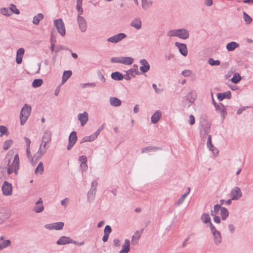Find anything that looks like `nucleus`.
Here are the masks:
<instances>
[{
	"label": "nucleus",
	"instance_id": "nucleus-1",
	"mask_svg": "<svg viewBox=\"0 0 253 253\" xmlns=\"http://www.w3.org/2000/svg\"><path fill=\"white\" fill-rule=\"evenodd\" d=\"M49 146L50 143L41 141L39 149L34 155V158L36 161H38L46 153Z\"/></svg>",
	"mask_w": 253,
	"mask_h": 253
},
{
	"label": "nucleus",
	"instance_id": "nucleus-2",
	"mask_svg": "<svg viewBox=\"0 0 253 253\" xmlns=\"http://www.w3.org/2000/svg\"><path fill=\"white\" fill-rule=\"evenodd\" d=\"M19 158L18 155L17 154L14 156V159L11 164H10V160H8L7 173L10 174L13 172L17 174V170L19 169Z\"/></svg>",
	"mask_w": 253,
	"mask_h": 253
},
{
	"label": "nucleus",
	"instance_id": "nucleus-3",
	"mask_svg": "<svg viewBox=\"0 0 253 253\" xmlns=\"http://www.w3.org/2000/svg\"><path fill=\"white\" fill-rule=\"evenodd\" d=\"M31 111V106H28L26 104L22 107L20 114V124L21 125L25 124L30 114Z\"/></svg>",
	"mask_w": 253,
	"mask_h": 253
},
{
	"label": "nucleus",
	"instance_id": "nucleus-4",
	"mask_svg": "<svg viewBox=\"0 0 253 253\" xmlns=\"http://www.w3.org/2000/svg\"><path fill=\"white\" fill-rule=\"evenodd\" d=\"M201 134L202 135L203 139L204 138L205 135H208V139H207V147L209 148V149L212 152L214 157L217 156V155L218 154V150L212 144L211 135L210 134H208V132H207V130H204V133H203V130H202L201 131Z\"/></svg>",
	"mask_w": 253,
	"mask_h": 253
},
{
	"label": "nucleus",
	"instance_id": "nucleus-5",
	"mask_svg": "<svg viewBox=\"0 0 253 253\" xmlns=\"http://www.w3.org/2000/svg\"><path fill=\"white\" fill-rule=\"evenodd\" d=\"M56 244L58 245H64L68 244H74L79 246H82L84 244V242L79 243L72 240L69 237L63 236L61 237L57 241Z\"/></svg>",
	"mask_w": 253,
	"mask_h": 253
},
{
	"label": "nucleus",
	"instance_id": "nucleus-6",
	"mask_svg": "<svg viewBox=\"0 0 253 253\" xmlns=\"http://www.w3.org/2000/svg\"><path fill=\"white\" fill-rule=\"evenodd\" d=\"M210 229L213 235L214 243L216 246L219 245L222 242V237L220 232L216 229L214 225H211Z\"/></svg>",
	"mask_w": 253,
	"mask_h": 253
},
{
	"label": "nucleus",
	"instance_id": "nucleus-7",
	"mask_svg": "<svg viewBox=\"0 0 253 253\" xmlns=\"http://www.w3.org/2000/svg\"><path fill=\"white\" fill-rule=\"evenodd\" d=\"M54 24L56 27L58 32L62 36H64L65 35V27L64 24L62 19L55 20Z\"/></svg>",
	"mask_w": 253,
	"mask_h": 253
},
{
	"label": "nucleus",
	"instance_id": "nucleus-8",
	"mask_svg": "<svg viewBox=\"0 0 253 253\" xmlns=\"http://www.w3.org/2000/svg\"><path fill=\"white\" fill-rule=\"evenodd\" d=\"M64 223L63 222H54L52 223L46 224L44 225V228L46 229L52 230H60L64 227Z\"/></svg>",
	"mask_w": 253,
	"mask_h": 253
},
{
	"label": "nucleus",
	"instance_id": "nucleus-9",
	"mask_svg": "<svg viewBox=\"0 0 253 253\" xmlns=\"http://www.w3.org/2000/svg\"><path fill=\"white\" fill-rule=\"evenodd\" d=\"M1 189L3 194L5 196H10L12 193V186L6 181L3 182Z\"/></svg>",
	"mask_w": 253,
	"mask_h": 253
},
{
	"label": "nucleus",
	"instance_id": "nucleus-10",
	"mask_svg": "<svg viewBox=\"0 0 253 253\" xmlns=\"http://www.w3.org/2000/svg\"><path fill=\"white\" fill-rule=\"evenodd\" d=\"M230 197L232 200L236 201L242 196V193L239 187H235L230 192Z\"/></svg>",
	"mask_w": 253,
	"mask_h": 253
},
{
	"label": "nucleus",
	"instance_id": "nucleus-11",
	"mask_svg": "<svg viewBox=\"0 0 253 253\" xmlns=\"http://www.w3.org/2000/svg\"><path fill=\"white\" fill-rule=\"evenodd\" d=\"M44 209L43 201L41 198L35 203V205L32 209V211L35 213H41L43 211Z\"/></svg>",
	"mask_w": 253,
	"mask_h": 253
},
{
	"label": "nucleus",
	"instance_id": "nucleus-12",
	"mask_svg": "<svg viewBox=\"0 0 253 253\" xmlns=\"http://www.w3.org/2000/svg\"><path fill=\"white\" fill-rule=\"evenodd\" d=\"M126 37V35L125 34L121 33L110 37L107 39V41L112 43H117Z\"/></svg>",
	"mask_w": 253,
	"mask_h": 253
},
{
	"label": "nucleus",
	"instance_id": "nucleus-13",
	"mask_svg": "<svg viewBox=\"0 0 253 253\" xmlns=\"http://www.w3.org/2000/svg\"><path fill=\"white\" fill-rule=\"evenodd\" d=\"M77 141V136L76 131H72L69 137V143L67 146V150H70Z\"/></svg>",
	"mask_w": 253,
	"mask_h": 253
},
{
	"label": "nucleus",
	"instance_id": "nucleus-14",
	"mask_svg": "<svg viewBox=\"0 0 253 253\" xmlns=\"http://www.w3.org/2000/svg\"><path fill=\"white\" fill-rule=\"evenodd\" d=\"M77 21L80 31L82 33L85 32L87 29V23L85 18L83 16H78Z\"/></svg>",
	"mask_w": 253,
	"mask_h": 253
},
{
	"label": "nucleus",
	"instance_id": "nucleus-15",
	"mask_svg": "<svg viewBox=\"0 0 253 253\" xmlns=\"http://www.w3.org/2000/svg\"><path fill=\"white\" fill-rule=\"evenodd\" d=\"M78 119L81 123L82 126H84L88 120V113L84 111L83 113L79 114L78 115Z\"/></svg>",
	"mask_w": 253,
	"mask_h": 253
},
{
	"label": "nucleus",
	"instance_id": "nucleus-16",
	"mask_svg": "<svg viewBox=\"0 0 253 253\" xmlns=\"http://www.w3.org/2000/svg\"><path fill=\"white\" fill-rule=\"evenodd\" d=\"M139 63L141 65L140 67V70L142 73H146L150 70V65L145 59L140 60Z\"/></svg>",
	"mask_w": 253,
	"mask_h": 253
},
{
	"label": "nucleus",
	"instance_id": "nucleus-17",
	"mask_svg": "<svg viewBox=\"0 0 253 253\" xmlns=\"http://www.w3.org/2000/svg\"><path fill=\"white\" fill-rule=\"evenodd\" d=\"M175 45L178 48L179 51L182 55L185 56L187 55L188 50L185 44L176 42Z\"/></svg>",
	"mask_w": 253,
	"mask_h": 253
},
{
	"label": "nucleus",
	"instance_id": "nucleus-18",
	"mask_svg": "<svg viewBox=\"0 0 253 253\" xmlns=\"http://www.w3.org/2000/svg\"><path fill=\"white\" fill-rule=\"evenodd\" d=\"M177 37L183 40L187 39L189 37V32L186 29H178Z\"/></svg>",
	"mask_w": 253,
	"mask_h": 253
},
{
	"label": "nucleus",
	"instance_id": "nucleus-19",
	"mask_svg": "<svg viewBox=\"0 0 253 253\" xmlns=\"http://www.w3.org/2000/svg\"><path fill=\"white\" fill-rule=\"evenodd\" d=\"M99 135V131H96L94 133L90 136L84 137L81 140V143H84L85 142H91L95 140Z\"/></svg>",
	"mask_w": 253,
	"mask_h": 253
},
{
	"label": "nucleus",
	"instance_id": "nucleus-20",
	"mask_svg": "<svg viewBox=\"0 0 253 253\" xmlns=\"http://www.w3.org/2000/svg\"><path fill=\"white\" fill-rule=\"evenodd\" d=\"M51 136L52 133L50 130H45L43 133L41 141L50 143L51 140Z\"/></svg>",
	"mask_w": 253,
	"mask_h": 253
},
{
	"label": "nucleus",
	"instance_id": "nucleus-21",
	"mask_svg": "<svg viewBox=\"0 0 253 253\" xmlns=\"http://www.w3.org/2000/svg\"><path fill=\"white\" fill-rule=\"evenodd\" d=\"M201 220L204 223L208 224L210 229L211 228V225H213L211 222V218L208 213H203L201 215Z\"/></svg>",
	"mask_w": 253,
	"mask_h": 253
},
{
	"label": "nucleus",
	"instance_id": "nucleus-22",
	"mask_svg": "<svg viewBox=\"0 0 253 253\" xmlns=\"http://www.w3.org/2000/svg\"><path fill=\"white\" fill-rule=\"evenodd\" d=\"M25 50L23 48H19L16 52V62L19 64L22 63L23 55Z\"/></svg>",
	"mask_w": 253,
	"mask_h": 253
},
{
	"label": "nucleus",
	"instance_id": "nucleus-23",
	"mask_svg": "<svg viewBox=\"0 0 253 253\" xmlns=\"http://www.w3.org/2000/svg\"><path fill=\"white\" fill-rule=\"evenodd\" d=\"M130 26L136 30H139L142 27V22L140 18L134 19L130 24Z\"/></svg>",
	"mask_w": 253,
	"mask_h": 253
},
{
	"label": "nucleus",
	"instance_id": "nucleus-24",
	"mask_svg": "<svg viewBox=\"0 0 253 253\" xmlns=\"http://www.w3.org/2000/svg\"><path fill=\"white\" fill-rule=\"evenodd\" d=\"M217 97L219 101H222L224 98L230 99L231 98V91H228L223 93H218Z\"/></svg>",
	"mask_w": 253,
	"mask_h": 253
},
{
	"label": "nucleus",
	"instance_id": "nucleus-25",
	"mask_svg": "<svg viewBox=\"0 0 253 253\" xmlns=\"http://www.w3.org/2000/svg\"><path fill=\"white\" fill-rule=\"evenodd\" d=\"M130 250V242L128 239L125 240V243L122 246V249L119 253H128Z\"/></svg>",
	"mask_w": 253,
	"mask_h": 253
},
{
	"label": "nucleus",
	"instance_id": "nucleus-26",
	"mask_svg": "<svg viewBox=\"0 0 253 253\" xmlns=\"http://www.w3.org/2000/svg\"><path fill=\"white\" fill-rule=\"evenodd\" d=\"M215 109L217 111H218L221 115L223 118H225V116L226 115L227 112L225 107L221 103H218V105H215Z\"/></svg>",
	"mask_w": 253,
	"mask_h": 253
},
{
	"label": "nucleus",
	"instance_id": "nucleus-27",
	"mask_svg": "<svg viewBox=\"0 0 253 253\" xmlns=\"http://www.w3.org/2000/svg\"><path fill=\"white\" fill-rule=\"evenodd\" d=\"M133 58L131 57L121 56V63L126 65H129L133 63Z\"/></svg>",
	"mask_w": 253,
	"mask_h": 253
},
{
	"label": "nucleus",
	"instance_id": "nucleus-28",
	"mask_svg": "<svg viewBox=\"0 0 253 253\" xmlns=\"http://www.w3.org/2000/svg\"><path fill=\"white\" fill-rule=\"evenodd\" d=\"M162 116V113L160 110L156 111L151 117V122L153 124L157 123Z\"/></svg>",
	"mask_w": 253,
	"mask_h": 253
},
{
	"label": "nucleus",
	"instance_id": "nucleus-29",
	"mask_svg": "<svg viewBox=\"0 0 253 253\" xmlns=\"http://www.w3.org/2000/svg\"><path fill=\"white\" fill-rule=\"evenodd\" d=\"M110 104L112 106L118 107L121 105V101L119 99L115 97H111L109 99Z\"/></svg>",
	"mask_w": 253,
	"mask_h": 253
},
{
	"label": "nucleus",
	"instance_id": "nucleus-30",
	"mask_svg": "<svg viewBox=\"0 0 253 253\" xmlns=\"http://www.w3.org/2000/svg\"><path fill=\"white\" fill-rule=\"evenodd\" d=\"M141 232L140 231H137L135 232L134 235L132 237V239L131 241L132 245H136L137 244L138 240L141 236Z\"/></svg>",
	"mask_w": 253,
	"mask_h": 253
},
{
	"label": "nucleus",
	"instance_id": "nucleus-31",
	"mask_svg": "<svg viewBox=\"0 0 253 253\" xmlns=\"http://www.w3.org/2000/svg\"><path fill=\"white\" fill-rule=\"evenodd\" d=\"M158 150H161L160 147H156L154 146H148L142 149V153H149L151 152H155Z\"/></svg>",
	"mask_w": 253,
	"mask_h": 253
},
{
	"label": "nucleus",
	"instance_id": "nucleus-32",
	"mask_svg": "<svg viewBox=\"0 0 253 253\" xmlns=\"http://www.w3.org/2000/svg\"><path fill=\"white\" fill-rule=\"evenodd\" d=\"M72 72L71 70L65 71L63 74L61 84H63L68 80V79L72 76Z\"/></svg>",
	"mask_w": 253,
	"mask_h": 253
},
{
	"label": "nucleus",
	"instance_id": "nucleus-33",
	"mask_svg": "<svg viewBox=\"0 0 253 253\" xmlns=\"http://www.w3.org/2000/svg\"><path fill=\"white\" fill-rule=\"evenodd\" d=\"M239 46V44L235 42H229L226 45V49L229 51H232Z\"/></svg>",
	"mask_w": 253,
	"mask_h": 253
},
{
	"label": "nucleus",
	"instance_id": "nucleus-34",
	"mask_svg": "<svg viewBox=\"0 0 253 253\" xmlns=\"http://www.w3.org/2000/svg\"><path fill=\"white\" fill-rule=\"evenodd\" d=\"M197 97V93L195 91H190L186 96L187 100L189 102L192 103L194 102Z\"/></svg>",
	"mask_w": 253,
	"mask_h": 253
},
{
	"label": "nucleus",
	"instance_id": "nucleus-35",
	"mask_svg": "<svg viewBox=\"0 0 253 253\" xmlns=\"http://www.w3.org/2000/svg\"><path fill=\"white\" fill-rule=\"evenodd\" d=\"M43 165L42 162H41L39 163L38 166L37 167L35 170V173L36 175H42L43 173Z\"/></svg>",
	"mask_w": 253,
	"mask_h": 253
},
{
	"label": "nucleus",
	"instance_id": "nucleus-36",
	"mask_svg": "<svg viewBox=\"0 0 253 253\" xmlns=\"http://www.w3.org/2000/svg\"><path fill=\"white\" fill-rule=\"evenodd\" d=\"M111 78L115 81H121L124 78V76L119 72H115L111 74Z\"/></svg>",
	"mask_w": 253,
	"mask_h": 253
},
{
	"label": "nucleus",
	"instance_id": "nucleus-37",
	"mask_svg": "<svg viewBox=\"0 0 253 253\" xmlns=\"http://www.w3.org/2000/svg\"><path fill=\"white\" fill-rule=\"evenodd\" d=\"M220 214L222 220H225L229 215V211L226 208L222 207Z\"/></svg>",
	"mask_w": 253,
	"mask_h": 253
},
{
	"label": "nucleus",
	"instance_id": "nucleus-38",
	"mask_svg": "<svg viewBox=\"0 0 253 253\" xmlns=\"http://www.w3.org/2000/svg\"><path fill=\"white\" fill-rule=\"evenodd\" d=\"M44 16L42 13H39L35 15L33 20V23L35 25H38L40 21L43 19Z\"/></svg>",
	"mask_w": 253,
	"mask_h": 253
},
{
	"label": "nucleus",
	"instance_id": "nucleus-39",
	"mask_svg": "<svg viewBox=\"0 0 253 253\" xmlns=\"http://www.w3.org/2000/svg\"><path fill=\"white\" fill-rule=\"evenodd\" d=\"M26 153H27V157L28 158L29 160L30 161L31 164L32 165H34L37 161H36V159L34 158V156L33 157H32V155H31V151H30V147L26 148Z\"/></svg>",
	"mask_w": 253,
	"mask_h": 253
},
{
	"label": "nucleus",
	"instance_id": "nucleus-40",
	"mask_svg": "<svg viewBox=\"0 0 253 253\" xmlns=\"http://www.w3.org/2000/svg\"><path fill=\"white\" fill-rule=\"evenodd\" d=\"M96 192V191H95L89 189V190L87 194V201L89 202H92L93 201V200L94 199V197L95 196Z\"/></svg>",
	"mask_w": 253,
	"mask_h": 253
},
{
	"label": "nucleus",
	"instance_id": "nucleus-41",
	"mask_svg": "<svg viewBox=\"0 0 253 253\" xmlns=\"http://www.w3.org/2000/svg\"><path fill=\"white\" fill-rule=\"evenodd\" d=\"M142 7L144 10H147L152 4V1L148 0H141Z\"/></svg>",
	"mask_w": 253,
	"mask_h": 253
},
{
	"label": "nucleus",
	"instance_id": "nucleus-42",
	"mask_svg": "<svg viewBox=\"0 0 253 253\" xmlns=\"http://www.w3.org/2000/svg\"><path fill=\"white\" fill-rule=\"evenodd\" d=\"M222 207H221V206L219 204H216L214 206L213 210H211V216H213L216 215L218 213L219 211L220 210Z\"/></svg>",
	"mask_w": 253,
	"mask_h": 253
},
{
	"label": "nucleus",
	"instance_id": "nucleus-43",
	"mask_svg": "<svg viewBox=\"0 0 253 253\" xmlns=\"http://www.w3.org/2000/svg\"><path fill=\"white\" fill-rule=\"evenodd\" d=\"M241 80V77L240 74L236 73L234 74L233 77L231 78V81L234 84H237Z\"/></svg>",
	"mask_w": 253,
	"mask_h": 253
},
{
	"label": "nucleus",
	"instance_id": "nucleus-44",
	"mask_svg": "<svg viewBox=\"0 0 253 253\" xmlns=\"http://www.w3.org/2000/svg\"><path fill=\"white\" fill-rule=\"evenodd\" d=\"M43 84V81L42 79H35L32 83V86L34 88H37L40 87Z\"/></svg>",
	"mask_w": 253,
	"mask_h": 253
},
{
	"label": "nucleus",
	"instance_id": "nucleus-45",
	"mask_svg": "<svg viewBox=\"0 0 253 253\" xmlns=\"http://www.w3.org/2000/svg\"><path fill=\"white\" fill-rule=\"evenodd\" d=\"M11 244V242L9 240L3 241V242L0 244V251L9 246Z\"/></svg>",
	"mask_w": 253,
	"mask_h": 253
},
{
	"label": "nucleus",
	"instance_id": "nucleus-46",
	"mask_svg": "<svg viewBox=\"0 0 253 253\" xmlns=\"http://www.w3.org/2000/svg\"><path fill=\"white\" fill-rule=\"evenodd\" d=\"M187 196V193H184L177 201V202L175 203V205L177 206H180L181 205L185 199H186V197Z\"/></svg>",
	"mask_w": 253,
	"mask_h": 253
},
{
	"label": "nucleus",
	"instance_id": "nucleus-47",
	"mask_svg": "<svg viewBox=\"0 0 253 253\" xmlns=\"http://www.w3.org/2000/svg\"><path fill=\"white\" fill-rule=\"evenodd\" d=\"M13 143V141L11 139L5 141L3 143V149L4 150H8Z\"/></svg>",
	"mask_w": 253,
	"mask_h": 253
},
{
	"label": "nucleus",
	"instance_id": "nucleus-48",
	"mask_svg": "<svg viewBox=\"0 0 253 253\" xmlns=\"http://www.w3.org/2000/svg\"><path fill=\"white\" fill-rule=\"evenodd\" d=\"M208 63L211 66H219L220 64V62L218 60H214L212 58H210L208 60Z\"/></svg>",
	"mask_w": 253,
	"mask_h": 253
},
{
	"label": "nucleus",
	"instance_id": "nucleus-49",
	"mask_svg": "<svg viewBox=\"0 0 253 253\" xmlns=\"http://www.w3.org/2000/svg\"><path fill=\"white\" fill-rule=\"evenodd\" d=\"M243 18L247 24H250L252 21V18L245 12H243Z\"/></svg>",
	"mask_w": 253,
	"mask_h": 253
},
{
	"label": "nucleus",
	"instance_id": "nucleus-50",
	"mask_svg": "<svg viewBox=\"0 0 253 253\" xmlns=\"http://www.w3.org/2000/svg\"><path fill=\"white\" fill-rule=\"evenodd\" d=\"M10 10L14 13L16 14H19L20 13L19 10L17 8L16 6L14 4H10L9 5Z\"/></svg>",
	"mask_w": 253,
	"mask_h": 253
},
{
	"label": "nucleus",
	"instance_id": "nucleus-51",
	"mask_svg": "<svg viewBox=\"0 0 253 253\" xmlns=\"http://www.w3.org/2000/svg\"><path fill=\"white\" fill-rule=\"evenodd\" d=\"M178 34V29L169 30L167 33V36L169 37H177Z\"/></svg>",
	"mask_w": 253,
	"mask_h": 253
},
{
	"label": "nucleus",
	"instance_id": "nucleus-52",
	"mask_svg": "<svg viewBox=\"0 0 253 253\" xmlns=\"http://www.w3.org/2000/svg\"><path fill=\"white\" fill-rule=\"evenodd\" d=\"M0 136L4 134L7 135L8 131L7 127L4 126H0Z\"/></svg>",
	"mask_w": 253,
	"mask_h": 253
},
{
	"label": "nucleus",
	"instance_id": "nucleus-53",
	"mask_svg": "<svg viewBox=\"0 0 253 253\" xmlns=\"http://www.w3.org/2000/svg\"><path fill=\"white\" fill-rule=\"evenodd\" d=\"M0 13L3 15L9 16L11 15V13L9 12V10L7 8L3 7L0 9Z\"/></svg>",
	"mask_w": 253,
	"mask_h": 253
},
{
	"label": "nucleus",
	"instance_id": "nucleus-54",
	"mask_svg": "<svg viewBox=\"0 0 253 253\" xmlns=\"http://www.w3.org/2000/svg\"><path fill=\"white\" fill-rule=\"evenodd\" d=\"M128 74H129L131 77H135L136 75H139V73H137L135 69H130L129 70L126 71Z\"/></svg>",
	"mask_w": 253,
	"mask_h": 253
},
{
	"label": "nucleus",
	"instance_id": "nucleus-55",
	"mask_svg": "<svg viewBox=\"0 0 253 253\" xmlns=\"http://www.w3.org/2000/svg\"><path fill=\"white\" fill-rule=\"evenodd\" d=\"M97 185L98 183L96 180L92 181L91 184V187L90 188V190L96 191V187L97 186Z\"/></svg>",
	"mask_w": 253,
	"mask_h": 253
},
{
	"label": "nucleus",
	"instance_id": "nucleus-56",
	"mask_svg": "<svg viewBox=\"0 0 253 253\" xmlns=\"http://www.w3.org/2000/svg\"><path fill=\"white\" fill-rule=\"evenodd\" d=\"M95 86L96 84L95 83H88L82 84V87L83 88H85L86 87H94Z\"/></svg>",
	"mask_w": 253,
	"mask_h": 253
},
{
	"label": "nucleus",
	"instance_id": "nucleus-57",
	"mask_svg": "<svg viewBox=\"0 0 253 253\" xmlns=\"http://www.w3.org/2000/svg\"><path fill=\"white\" fill-rule=\"evenodd\" d=\"M192 72L191 70H185L182 72L181 74L184 77H189L192 74Z\"/></svg>",
	"mask_w": 253,
	"mask_h": 253
},
{
	"label": "nucleus",
	"instance_id": "nucleus-58",
	"mask_svg": "<svg viewBox=\"0 0 253 253\" xmlns=\"http://www.w3.org/2000/svg\"><path fill=\"white\" fill-rule=\"evenodd\" d=\"M112 63H121V56L112 57L110 59Z\"/></svg>",
	"mask_w": 253,
	"mask_h": 253
},
{
	"label": "nucleus",
	"instance_id": "nucleus-59",
	"mask_svg": "<svg viewBox=\"0 0 253 253\" xmlns=\"http://www.w3.org/2000/svg\"><path fill=\"white\" fill-rule=\"evenodd\" d=\"M82 5H77V9L78 12V16H82L81 15L83 13V9L82 7Z\"/></svg>",
	"mask_w": 253,
	"mask_h": 253
},
{
	"label": "nucleus",
	"instance_id": "nucleus-60",
	"mask_svg": "<svg viewBox=\"0 0 253 253\" xmlns=\"http://www.w3.org/2000/svg\"><path fill=\"white\" fill-rule=\"evenodd\" d=\"M112 229L109 225H106L104 228V234H106L108 235H109L110 233L111 232Z\"/></svg>",
	"mask_w": 253,
	"mask_h": 253
},
{
	"label": "nucleus",
	"instance_id": "nucleus-61",
	"mask_svg": "<svg viewBox=\"0 0 253 253\" xmlns=\"http://www.w3.org/2000/svg\"><path fill=\"white\" fill-rule=\"evenodd\" d=\"M195 122V117L193 115H190L189 117V123L190 125L194 124Z\"/></svg>",
	"mask_w": 253,
	"mask_h": 253
},
{
	"label": "nucleus",
	"instance_id": "nucleus-62",
	"mask_svg": "<svg viewBox=\"0 0 253 253\" xmlns=\"http://www.w3.org/2000/svg\"><path fill=\"white\" fill-rule=\"evenodd\" d=\"M152 86H153V88L155 89V92L158 94H160L163 91V89L161 88H158L157 87L156 84H152Z\"/></svg>",
	"mask_w": 253,
	"mask_h": 253
},
{
	"label": "nucleus",
	"instance_id": "nucleus-63",
	"mask_svg": "<svg viewBox=\"0 0 253 253\" xmlns=\"http://www.w3.org/2000/svg\"><path fill=\"white\" fill-rule=\"evenodd\" d=\"M79 160L81 162V164L86 163L87 162V159L85 156H80Z\"/></svg>",
	"mask_w": 253,
	"mask_h": 253
},
{
	"label": "nucleus",
	"instance_id": "nucleus-64",
	"mask_svg": "<svg viewBox=\"0 0 253 253\" xmlns=\"http://www.w3.org/2000/svg\"><path fill=\"white\" fill-rule=\"evenodd\" d=\"M66 49V48L63 45H57L55 48V51L57 53L62 50Z\"/></svg>",
	"mask_w": 253,
	"mask_h": 253
}]
</instances>
